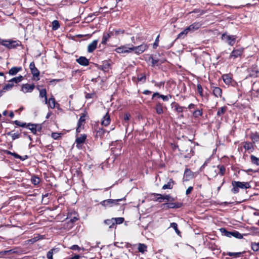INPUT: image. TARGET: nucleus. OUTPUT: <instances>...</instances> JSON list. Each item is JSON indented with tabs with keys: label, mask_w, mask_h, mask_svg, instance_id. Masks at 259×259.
<instances>
[{
	"label": "nucleus",
	"mask_w": 259,
	"mask_h": 259,
	"mask_svg": "<svg viewBox=\"0 0 259 259\" xmlns=\"http://www.w3.org/2000/svg\"><path fill=\"white\" fill-rule=\"evenodd\" d=\"M232 185L233 188L232 189L233 193L236 194L239 192V188L248 189L250 187L248 182H241L238 181H232Z\"/></svg>",
	"instance_id": "1"
},
{
	"label": "nucleus",
	"mask_w": 259,
	"mask_h": 259,
	"mask_svg": "<svg viewBox=\"0 0 259 259\" xmlns=\"http://www.w3.org/2000/svg\"><path fill=\"white\" fill-rule=\"evenodd\" d=\"M0 44L9 49H12L19 46L20 45V42L18 40H13L11 39L4 40L0 38Z\"/></svg>",
	"instance_id": "2"
},
{
	"label": "nucleus",
	"mask_w": 259,
	"mask_h": 259,
	"mask_svg": "<svg viewBox=\"0 0 259 259\" xmlns=\"http://www.w3.org/2000/svg\"><path fill=\"white\" fill-rule=\"evenodd\" d=\"M179 150L185 158H190L192 155V149L188 144L181 145Z\"/></svg>",
	"instance_id": "3"
},
{
	"label": "nucleus",
	"mask_w": 259,
	"mask_h": 259,
	"mask_svg": "<svg viewBox=\"0 0 259 259\" xmlns=\"http://www.w3.org/2000/svg\"><path fill=\"white\" fill-rule=\"evenodd\" d=\"M222 39L229 45L233 46L235 44L236 36L235 35H231L224 33L222 35Z\"/></svg>",
	"instance_id": "4"
},
{
	"label": "nucleus",
	"mask_w": 259,
	"mask_h": 259,
	"mask_svg": "<svg viewBox=\"0 0 259 259\" xmlns=\"http://www.w3.org/2000/svg\"><path fill=\"white\" fill-rule=\"evenodd\" d=\"M132 51H134L136 54H140L148 49V46L143 44L138 47H134L132 45Z\"/></svg>",
	"instance_id": "5"
},
{
	"label": "nucleus",
	"mask_w": 259,
	"mask_h": 259,
	"mask_svg": "<svg viewBox=\"0 0 259 259\" xmlns=\"http://www.w3.org/2000/svg\"><path fill=\"white\" fill-rule=\"evenodd\" d=\"M118 53H128L132 51V45L122 46L115 49Z\"/></svg>",
	"instance_id": "6"
},
{
	"label": "nucleus",
	"mask_w": 259,
	"mask_h": 259,
	"mask_svg": "<svg viewBox=\"0 0 259 259\" xmlns=\"http://www.w3.org/2000/svg\"><path fill=\"white\" fill-rule=\"evenodd\" d=\"M156 197H155L156 200L159 201V202H162L163 200L165 199L168 201H173L174 199L170 196L169 195H162L160 194L155 193L153 194Z\"/></svg>",
	"instance_id": "7"
},
{
	"label": "nucleus",
	"mask_w": 259,
	"mask_h": 259,
	"mask_svg": "<svg viewBox=\"0 0 259 259\" xmlns=\"http://www.w3.org/2000/svg\"><path fill=\"white\" fill-rule=\"evenodd\" d=\"M122 199H107L102 201L101 202V204H102L104 206H112L113 205H116L117 203V202L119 201H121Z\"/></svg>",
	"instance_id": "8"
},
{
	"label": "nucleus",
	"mask_w": 259,
	"mask_h": 259,
	"mask_svg": "<svg viewBox=\"0 0 259 259\" xmlns=\"http://www.w3.org/2000/svg\"><path fill=\"white\" fill-rule=\"evenodd\" d=\"M35 85L34 84H29L28 83L23 84L21 87V91L24 93H31L34 90Z\"/></svg>",
	"instance_id": "9"
},
{
	"label": "nucleus",
	"mask_w": 259,
	"mask_h": 259,
	"mask_svg": "<svg viewBox=\"0 0 259 259\" xmlns=\"http://www.w3.org/2000/svg\"><path fill=\"white\" fill-rule=\"evenodd\" d=\"M243 50L244 49L243 48H239L237 49L233 50L231 53L230 58L235 59L238 57L241 56L243 52Z\"/></svg>",
	"instance_id": "10"
},
{
	"label": "nucleus",
	"mask_w": 259,
	"mask_h": 259,
	"mask_svg": "<svg viewBox=\"0 0 259 259\" xmlns=\"http://www.w3.org/2000/svg\"><path fill=\"white\" fill-rule=\"evenodd\" d=\"M110 117L108 114V113H107L103 117L102 121H101V124L104 126H107L110 123Z\"/></svg>",
	"instance_id": "11"
},
{
	"label": "nucleus",
	"mask_w": 259,
	"mask_h": 259,
	"mask_svg": "<svg viewBox=\"0 0 259 259\" xmlns=\"http://www.w3.org/2000/svg\"><path fill=\"white\" fill-rule=\"evenodd\" d=\"M6 153L8 154L11 155L13 156L15 158L20 159L22 161H24L25 160H26V159L28 158V156L27 155L21 156L18 155V154H17L16 153L12 152L10 151H6Z\"/></svg>",
	"instance_id": "12"
},
{
	"label": "nucleus",
	"mask_w": 259,
	"mask_h": 259,
	"mask_svg": "<svg viewBox=\"0 0 259 259\" xmlns=\"http://www.w3.org/2000/svg\"><path fill=\"white\" fill-rule=\"evenodd\" d=\"M98 44V40H94L91 44L88 45V52L89 53L93 52L97 48Z\"/></svg>",
	"instance_id": "13"
},
{
	"label": "nucleus",
	"mask_w": 259,
	"mask_h": 259,
	"mask_svg": "<svg viewBox=\"0 0 259 259\" xmlns=\"http://www.w3.org/2000/svg\"><path fill=\"white\" fill-rule=\"evenodd\" d=\"M114 32L113 31H110L108 33H104L103 36L102 40V44H106L107 41L109 40L110 37L111 36H114Z\"/></svg>",
	"instance_id": "14"
},
{
	"label": "nucleus",
	"mask_w": 259,
	"mask_h": 259,
	"mask_svg": "<svg viewBox=\"0 0 259 259\" xmlns=\"http://www.w3.org/2000/svg\"><path fill=\"white\" fill-rule=\"evenodd\" d=\"M76 62L82 66H87L89 64V60L85 57H80L78 59H76Z\"/></svg>",
	"instance_id": "15"
},
{
	"label": "nucleus",
	"mask_w": 259,
	"mask_h": 259,
	"mask_svg": "<svg viewBox=\"0 0 259 259\" xmlns=\"http://www.w3.org/2000/svg\"><path fill=\"white\" fill-rule=\"evenodd\" d=\"M163 205L164 206H166L167 208H180L182 206V203H167L163 204Z\"/></svg>",
	"instance_id": "16"
},
{
	"label": "nucleus",
	"mask_w": 259,
	"mask_h": 259,
	"mask_svg": "<svg viewBox=\"0 0 259 259\" xmlns=\"http://www.w3.org/2000/svg\"><path fill=\"white\" fill-rule=\"evenodd\" d=\"M212 92L213 95L217 97H221L222 94V89L219 87H213L212 88Z\"/></svg>",
	"instance_id": "17"
},
{
	"label": "nucleus",
	"mask_w": 259,
	"mask_h": 259,
	"mask_svg": "<svg viewBox=\"0 0 259 259\" xmlns=\"http://www.w3.org/2000/svg\"><path fill=\"white\" fill-rule=\"evenodd\" d=\"M224 230L225 232V235L228 237H230L231 236H233L236 238H241L242 237L241 234L237 231L230 232L226 231L225 229H224Z\"/></svg>",
	"instance_id": "18"
},
{
	"label": "nucleus",
	"mask_w": 259,
	"mask_h": 259,
	"mask_svg": "<svg viewBox=\"0 0 259 259\" xmlns=\"http://www.w3.org/2000/svg\"><path fill=\"white\" fill-rule=\"evenodd\" d=\"M21 70V67H14L9 70V74L11 75H15Z\"/></svg>",
	"instance_id": "19"
},
{
	"label": "nucleus",
	"mask_w": 259,
	"mask_h": 259,
	"mask_svg": "<svg viewBox=\"0 0 259 259\" xmlns=\"http://www.w3.org/2000/svg\"><path fill=\"white\" fill-rule=\"evenodd\" d=\"M86 138L87 136L85 135H82L80 137H77L76 139V146L79 147V145L83 143Z\"/></svg>",
	"instance_id": "20"
},
{
	"label": "nucleus",
	"mask_w": 259,
	"mask_h": 259,
	"mask_svg": "<svg viewBox=\"0 0 259 259\" xmlns=\"http://www.w3.org/2000/svg\"><path fill=\"white\" fill-rule=\"evenodd\" d=\"M85 117L84 115L80 116L77 124V127L76 128V132L79 133L80 132V127L82 124L84 123Z\"/></svg>",
	"instance_id": "21"
},
{
	"label": "nucleus",
	"mask_w": 259,
	"mask_h": 259,
	"mask_svg": "<svg viewBox=\"0 0 259 259\" xmlns=\"http://www.w3.org/2000/svg\"><path fill=\"white\" fill-rule=\"evenodd\" d=\"M104 223L105 225L108 226L109 228L110 229L114 228L115 227L114 224V220H113V218H112L111 219L105 220Z\"/></svg>",
	"instance_id": "22"
},
{
	"label": "nucleus",
	"mask_w": 259,
	"mask_h": 259,
	"mask_svg": "<svg viewBox=\"0 0 259 259\" xmlns=\"http://www.w3.org/2000/svg\"><path fill=\"white\" fill-rule=\"evenodd\" d=\"M174 185V182L172 179H169V181L167 184L164 185L162 187V189L164 190L165 189H171Z\"/></svg>",
	"instance_id": "23"
},
{
	"label": "nucleus",
	"mask_w": 259,
	"mask_h": 259,
	"mask_svg": "<svg viewBox=\"0 0 259 259\" xmlns=\"http://www.w3.org/2000/svg\"><path fill=\"white\" fill-rule=\"evenodd\" d=\"M23 78V77L22 75H20L19 76L12 78L11 80L9 81V82H12L13 84L14 83H17L21 82Z\"/></svg>",
	"instance_id": "24"
},
{
	"label": "nucleus",
	"mask_w": 259,
	"mask_h": 259,
	"mask_svg": "<svg viewBox=\"0 0 259 259\" xmlns=\"http://www.w3.org/2000/svg\"><path fill=\"white\" fill-rule=\"evenodd\" d=\"M56 105V101L54 98L52 97L50 98L48 100V106L49 108H51L52 109H53L55 107Z\"/></svg>",
	"instance_id": "25"
},
{
	"label": "nucleus",
	"mask_w": 259,
	"mask_h": 259,
	"mask_svg": "<svg viewBox=\"0 0 259 259\" xmlns=\"http://www.w3.org/2000/svg\"><path fill=\"white\" fill-rule=\"evenodd\" d=\"M190 31L188 27H187L185 29H184L183 31L179 34L177 37L178 38H183Z\"/></svg>",
	"instance_id": "26"
},
{
	"label": "nucleus",
	"mask_w": 259,
	"mask_h": 259,
	"mask_svg": "<svg viewBox=\"0 0 259 259\" xmlns=\"http://www.w3.org/2000/svg\"><path fill=\"white\" fill-rule=\"evenodd\" d=\"M156 112L158 114L163 113V107L161 103H158L155 106Z\"/></svg>",
	"instance_id": "27"
},
{
	"label": "nucleus",
	"mask_w": 259,
	"mask_h": 259,
	"mask_svg": "<svg viewBox=\"0 0 259 259\" xmlns=\"http://www.w3.org/2000/svg\"><path fill=\"white\" fill-rule=\"evenodd\" d=\"M138 249L139 252L144 253L147 251V246L144 244L139 243L138 245Z\"/></svg>",
	"instance_id": "28"
},
{
	"label": "nucleus",
	"mask_w": 259,
	"mask_h": 259,
	"mask_svg": "<svg viewBox=\"0 0 259 259\" xmlns=\"http://www.w3.org/2000/svg\"><path fill=\"white\" fill-rule=\"evenodd\" d=\"M227 107L226 106H224V107H222L220 108L218 110L217 115L220 116L223 115L227 111Z\"/></svg>",
	"instance_id": "29"
},
{
	"label": "nucleus",
	"mask_w": 259,
	"mask_h": 259,
	"mask_svg": "<svg viewBox=\"0 0 259 259\" xmlns=\"http://www.w3.org/2000/svg\"><path fill=\"white\" fill-rule=\"evenodd\" d=\"M200 26L199 23H193V24L190 25L188 27L190 31H194L195 30L198 29Z\"/></svg>",
	"instance_id": "30"
},
{
	"label": "nucleus",
	"mask_w": 259,
	"mask_h": 259,
	"mask_svg": "<svg viewBox=\"0 0 259 259\" xmlns=\"http://www.w3.org/2000/svg\"><path fill=\"white\" fill-rule=\"evenodd\" d=\"M36 126L37 125L34 124H30L29 123L27 125V127L28 128L31 130L32 133L35 134L36 133L37 130H36Z\"/></svg>",
	"instance_id": "31"
},
{
	"label": "nucleus",
	"mask_w": 259,
	"mask_h": 259,
	"mask_svg": "<svg viewBox=\"0 0 259 259\" xmlns=\"http://www.w3.org/2000/svg\"><path fill=\"white\" fill-rule=\"evenodd\" d=\"M250 160L252 164H255L256 165H259V158L253 155H251L250 156Z\"/></svg>",
	"instance_id": "32"
},
{
	"label": "nucleus",
	"mask_w": 259,
	"mask_h": 259,
	"mask_svg": "<svg viewBox=\"0 0 259 259\" xmlns=\"http://www.w3.org/2000/svg\"><path fill=\"white\" fill-rule=\"evenodd\" d=\"M8 136H11L13 140L18 139L20 137V135L19 133H12V132L7 133Z\"/></svg>",
	"instance_id": "33"
},
{
	"label": "nucleus",
	"mask_w": 259,
	"mask_h": 259,
	"mask_svg": "<svg viewBox=\"0 0 259 259\" xmlns=\"http://www.w3.org/2000/svg\"><path fill=\"white\" fill-rule=\"evenodd\" d=\"M170 227L172 228L176 231L178 235H180L181 232L178 229V225L176 223H171L170 225Z\"/></svg>",
	"instance_id": "34"
},
{
	"label": "nucleus",
	"mask_w": 259,
	"mask_h": 259,
	"mask_svg": "<svg viewBox=\"0 0 259 259\" xmlns=\"http://www.w3.org/2000/svg\"><path fill=\"white\" fill-rule=\"evenodd\" d=\"M37 89L39 91V97L40 98H45V97H47V92H46V89H44L39 90L38 87H37Z\"/></svg>",
	"instance_id": "35"
},
{
	"label": "nucleus",
	"mask_w": 259,
	"mask_h": 259,
	"mask_svg": "<svg viewBox=\"0 0 259 259\" xmlns=\"http://www.w3.org/2000/svg\"><path fill=\"white\" fill-rule=\"evenodd\" d=\"M251 137L254 142H259V134L258 133H252L251 135Z\"/></svg>",
	"instance_id": "36"
},
{
	"label": "nucleus",
	"mask_w": 259,
	"mask_h": 259,
	"mask_svg": "<svg viewBox=\"0 0 259 259\" xmlns=\"http://www.w3.org/2000/svg\"><path fill=\"white\" fill-rule=\"evenodd\" d=\"M31 181L33 184L36 185L39 183L40 179L38 177L34 176L31 178Z\"/></svg>",
	"instance_id": "37"
},
{
	"label": "nucleus",
	"mask_w": 259,
	"mask_h": 259,
	"mask_svg": "<svg viewBox=\"0 0 259 259\" xmlns=\"http://www.w3.org/2000/svg\"><path fill=\"white\" fill-rule=\"evenodd\" d=\"M110 31L114 32V35L117 36L120 34H122L124 33V31L123 30H121L120 29H113L112 30H110Z\"/></svg>",
	"instance_id": "38"
},
{
	"label": "nucleus",
	"mask_w": 259,
	"mask_h": 259,
	"mask_svg": "<svg viewBox=\"0 0 259 259\" xmlns=\"http://www.w3.org/2000/svg\"><path fill=\"white\" fill-rule=\"evenodd\" d=\"M74 224H72V222L68 221L64 224V228L67 230L71 229L73 227Z\"/></svg>",
	"instance_id": "39"
},
{
	"label": "nucleus",
	"mask_w": 259,
	"mask_h": 259,
	"mask_svg": "<svg viewBox=\"0 0 259 259\" xmlns=\"http://www.w3.org/2000/svg\"><path fill=\"white\" fill-rule=\"evenodd\" d=\"M13 86H14V84L12 82H9V83L8 84H6L4 87L3 90H4L5 91H8V90H11L13 88Z\"/></svg>",
	"instance_id": "40"
},
{
	"label": "nucleus",
	"mask_w": 259,
	"mask_h": 259,
	"mask_svg": "<svg viewBox=\"0 0 259 259\" xmlns=\"http://www.w3.org/2000/svg\"><path fill=\"white\" fill-rule=\"evenodd\" d=\"M113 220H114L115 226H116V224H122L124 221V219L123 218H113Z\"/></svg>",
	"instance_id": "41"
},
{
	"label": "nucleus",
	"mask_w": 259,
	"mask_h": 259,
	"mask_svg": "<svg viewBox=\"0 0 259 259\" xmlns=\"http://www.w3.org/2000/svg\"><path fill=\"white\" fill-rule=\"evenodd\" d=\"M56 249L55 248H53V249H51L50 250H49L47 254V257L48 259H53V252L54 251H55Z\"/></svg>",
	"instance_id": "42"
},
{
	"label": "nucleus",
	"mask_w": 259,
	"mask_h": 259,
	"mask_svg": "<svg viewBox=\"0 0 259 259\" xmlns=\"http://www.w3.org/2000/svg\"><path fill=\"white\" fill-rule=\"evenodd\" d=\"M59 27V24L58 21L54 20L52 22V29L54 30H57Z\"/></svg>",
	"instance_id": "43"
},
{
	"label": "nucleus",
	"mask_w": 259,
	"mask_h": 259,
	"mask_svg": "<svg viewBox=\"0 0 259 259\" xmlns=\"http://www.w3.org/2000/svg\"><path fill=\"white\" fill-rule=\"evenodd\" d=\"M105 133V131L104 129L99 128V130L97 131L96 136L101 137Z\"/></svg>",
	"instance_id": "44"
},
{
	"label": "nucleus",
	"mask_w": 259,
	"mask_h": 259,
	"mask_svg": "<svg viewBox=\"0 0 259 259\" xmlns=\"http://www.w3.org/2000/svg\"><path fill=\"white\" fill-rule=\"evenodd\" d=\"M31 73L33 74L34 76L35 77H38L39 75V71L36 68H33L31 70Z\"/></svg>",
	"instance_id": "45"
},
{
	"label": "nucleus",
	"mask_w": 259,
	"mask_h": 259,
	"mask_svg": "<svg viewBox=\"0 0 259 259\" xmlns=\"http://www.w3.org/2000/svg\"><path fill=\"white\" fill-rule=\"evenodd\" d=\"M227 254L229 256H234L235 257H239L241 255V252H229L227 253Z\"/></svg>",
	"instance_id": "46"
},
{
	"label": "nucleus",
	"mask_w": 259,
	"mask_h": 259,
	"mask_svg": "<svg viewBox=\"0 0 259 259\" xmlns=\"http://www.w3.org/2000/svg\"><path fill=\"white\" fill-rule=\"evenodd\" d=\"M252 249L254 251H257L259 250V242L253 243L252 244Z\"/></svg>",
	"instance_id": "47"
},
{
	"label": "nucleus",
	"mask_w": 259,
	"mask_h": 259,
	"mask_svg": "<svg viewBox=\"0 0 259 259\" xmlns=\"http://www.w3.org/2000/svg\"><path fill=\"white\" fill-rule=\"evenodd\" d=\"M197 89L198 93L201 97H203V89L200 84H198L197 85Z\"/></svg>",
	"instance_id": "48"
},
{
	"label": "nucleus",
	"mask_w": 259,
	"mask_h": 259,
	"mask_svg": "<svg viewBox=\"0 0 259 259\" xmlns=\"http://www.w3.org/2000/svg\"><path fill=\"white\" fill-rule=\"evenodd\" d=\"M138 80L140 81L145 82L146 80V75L142 74L138 75Z\"/></svg>",
	"instance_id": "49"
},
{
	"label": "nucleus",
	"mask_w": 259,
	"mask_h": 259,
	"mask_svg": "<svg viewBox=\"0 0 259 259\" xmlns=\"http://www.w3.org/2000/svg\"><path fill=\"white\" fill-rule=\"evenodd\" d=\"M202 114V111L200 110H196L193 112V115L195 117H198L200 116H201Z\"/></svg>",
	"instance_id": "50"
},
{
	"label": "nucleus",
	"mask_w": 259,
	"mask_h": 259,
	"mask_svg": "<svg viewBox=\"0 0 259 259\" xmlns=\"http://www.w3.org/2000/svg\"><path fill=\"white\" fill-rule=\"evenodd\" d=\"M218 167L219 168L220 174L221 175H223L225 174L226 170L225 167L223 165H218Z\"/></svg>",
	"instance_id": "51"
},
{
	"label": "nucleus",
	"mask_w": 259,
	"mask_h": 259,
	"mask_svg": "<svg viewBox=\"0 0 259 259\" xmlns=\"http://www.w3.org/2000/svg\"><path fill=\"white\" fill-rule=\"evenodd\" d=\"M159 98H162V99L164 101H167L169 99L171 98V96L170 95L169 96H164L163 95H159Z\"/></svg>",
	"instance_id": "52"
},
{
	"label": "nucleus",
	"mask_w": 259,
	"mask_h": 259,
	"mask_svg": "<svg viewBox=\"0 0 259 259\" xmlns=\"http://www.w3.org/2000/svg\"><path fill=\"white\" fill-rule=\"evenodd\" d=\"M223 80L226 83H229L231 82V78L227 74L223 76Z\"/></svg>",
	"instance_id": "53"
},
{
	"label": "nucleus",
	"mask_w": 259,
	"mask_h": 259,
	"mask_svg": "<svg viewBox=\"0 0 259 259\" xmlns=\"http://www.w3.org/2000/svg\"><path fill=\"white\" fill-rule=\"evenodd\" d=\"M61 134L58 133H52V137L55 139L57 140L60 137Z\"/></svg>",
	"instance_id": "54"
},
{
	"label": "nucleus",
	"mask_w": 259,
	"mask_h": 259,
	"mask_svg": "<svg viewBox=\"0 0 259 259\" xmlns=\"http://www.w3.org/2000/svg\"><path fill=\"white\" fill-rule=\"evenodd\" d=\"M14 123L18 126H21V127H24L26 125L25 123H21L20 121L18 120H15L14 121Z\"/></svg>",
	"instance_id": "55"
},
{
	"label": "nucleus",
	"mask_w": 259,
	"mask_h": 259,
	"mask_svg": "<svg viewBox=\"0 0 259 259\" xmlns=\"http://www.w3.org/2000/svg\"><path fill=\"white\" fill-rule=\"evenodd\" d=\"M183 108H184V107L179 106V105H176L175 106V110L178 112H182L183 111Z\"/></svg>",
	"instance_id": "56"
},
{
	"label": "nucleus",
	"mask_w": 259,
	"mask_h": 259,
	"mask_svg": "<svg viewBox=\"0 0 259 259\" xmlns=\"http://www.w3.org/2000/svg\"><path fill=\"white\" fill-rule=\"evenodd\" d=\"M151 59H152V61H151L152 65L153 66L158 65V62H159L158 60H155L153 58H151Z\"/></svg>",
	"instance_id": "57"
},
{
	"label": "nucleus",
	"mask_w": 259,
	"mask_h": 259,
	"mask_svg": "<svg viewBox=\"0 0 259 259\" xmlns=\"http://www.w3.org/2000/svg\"><path fill=\"white\" fill-rule=\"evenodd\" d=\"M244 147L245 149L249 150L251 148V144L249 143H245Z\"/></svg>",
	"instance_id": "58"
},
{
	"label": "nucleus",
	"mask_w": 259,
	"mask_h": 259,
	"mask_svg": "<svg viewBox=\"0 0 259 259\" xmlns=\"http://www.w3.org/2000/svg\"><path fill=\"white\" fill-rule=\"evenodd\" d=\"M131 118V115L129 113H125L124 116V120L127 121Z\"/></svg>",
	"instance_id": "59"
},
{
	"label": "nucleus",
	"mask_w": 259,
	"mask_h": 259,
	"mask_svg": "<svg viewBox=\"0 0 259 259\" xmlns=\"http://www.w3.org/2000/svg\"><path fill=\"white\" fill-rule=\"evenodd\" d=\"M159 35H158L157 36V37H156L155 40V42L153 44V46H154V48H155V47H156L157 46H158V41H159Z\"/></svg>",
	"instance_id": "60"
},
{
	"label": "nucleus",
	"mask_w": 259,
	"mask_h": 259,
	"mask_svg": "<svg viewBox=\"0 0 259 259\" xmlns=\"http://www.w3.org/2000/svg\"><path fill=\"white\" fill-rule=\"evenodd\" d=\"M192 190H193V187H188V188L187 189V190L186 191V195H188L190 193H191V192H192Z\"/></svg>",
	"instance_id": "61"
},
{
	"label": "nucleus",
	"mask_w": 259,
	"mask_h": 259,
	"mask_svg": "<svg viewBox=\"0 0 259 259\" xmlns=\"http://www.w3.org/2000/svg\"><path fill=\"white\" fill-rule=\"evenodd\" d=\"M70 248L72 250H79L80 247L77 245H72Z\"/></svg>",
	"instance_id": "62"
},
{
	"label": "nucleus",
	"mask_w": 259,
	"mask_h": 259,
	"mask_svg": "<svg viewBox=\"0 0 259 259\" xmlns=\"http://www.w3.org/2000/svg\"><path fill=\"white\" fill-rule=\"evenodd\" d=\"M36 68V67L35 66V64H34V62H31L29 65V68H30V70H31L32 69H33V68Z\"/></svg>",
	"instance_id": "63"
},
{
	"label": "nucleus",
	"mask_w": 259,
	"mask_h": 259,
	"mask_svg": "<svg viewBox=\"0 0 259 259\" xmlns=\"http://www.w3.org/2000/svg\"><path fill=\"white\" fill-rule=\"evenodd\" d=\"M78 218L76 217H74L72 219H71L70 220H69V221L70 222H72V224H74V223L75 222H76L77 220H78Z\"/></svg>",
	"instance_id": "64"
}]
</instances>
